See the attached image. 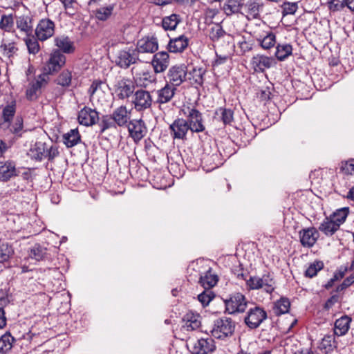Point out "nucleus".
I'll return each mask as SVG.
<instances>
[{"instance_id": "26", "label": "nucleus", "mask_w": 354, "mask_h": 354, "mask_svg": "<svg viewBox=\"0 0 354 354\" xmlns=\"http://www.w3.org/2000/svg\"><path fill=\"white\" fill-rule=\"evenodd\" d=\"M156 74L165 71L169 64V55L167 51H160L153 55L151 60Z\"/></svg>"}, {"instance_id": "11", "label": "nucleus", "mask_w": 354, "mask_h": 354, "mask_svg": "<svg viewBox=\"0 0 354 354\" xmlns=\"http://www.w3.org/2000/svg\"><path fill=\"white\" fill-rule=\"evenodd\" d=\"M187 76V66L185 64L172 66L167 72L168 82L176 88L186 82Z\"/></svg>"}, {"instance_id": "19", "label": "nucleus", "mask_w": 354, "mask_h": 354, "mask_svg": "<svg viewBox=\"0 0 354 354\" xmlns=\"http://www.w3.org/2000/svg\"><path fill=\"white\" fill-rule=\"evenodd\" d=\"M16 162L12 160L0 162V181L7 183L11 178L19 176Z\"/></svg>"}, {"instance_id": "59", "label": "nucleus", "mask_w": 354, "mask_h": 354, "mask_svg": "<svg viewBox=\"0 0 354 354\" xmlns=\"http://www.w3.org/2000/svg\"><path fill=\"white\" fill-rule=\"evenodd\" d=\"M14 28V18L12 14H2L0 19V28L6 32H10Z\"/></svg>"}, {"instance_id": "46", "label": "nucleus", "mask_w": 354, "mask_h": 354, "mask_svg": "<svg viewBox=\"0 0 354 354\" xmlns=\"http://www.w3.org/2000/svg\"><path fill=\"white\" fill-rule=\"evenodd\" d=\"M258 46L263 50H270L276 45V34L272 31L267 32L266 35L257 38Z\"/></svg>"}, {"instance_id": "18", "label": "nucleus", "mask_w": 354, "mask_h": 354, "mask_svg": "<svg viewBox=\"0 0 354 354\" xmlns=\"http://www.w3.org/2000/svg\"><path fill=\"white\" fill-rule=\"evenodd\" d=\"M152 102V97L149 91L140 88L135 92L133 103L137 111H140L149 109Z\"/></svg>"}, {"instance_id": "10", "label": "nucleus", "mask_w": 354, "mask_h": 354, "mask_svg": "<svg viewBox=\"0 0 354 354\" xmlns=\"http://www.w3.org/2000/svg\"><path fill=\"white\" fill-rule=\"evenodd\" d=\"M129 173L132 178L138 181H147L150 178V171L142 165L136 157H129Z\"/></svg>"}, {"instance_id": "51", "label": "nucleus", "mask_w": 354, "mask_h": 354, "mask_svg": "<svg viewBox=\"0 0 354 354\" xmlns=\"http://www.w3.org/2000/svg\"><path fill=\"white\" fill-rule=\"evenodd\" d=\"M318 348L325 353H328L336 348L334 335H326L322 339Z\"/></svg>"}, {"instance_id": "21", "label": "nucleus", "mask_w": 354, "mask_h": 354, "mask_svg": "<svg viewBox=\"0 0 354 354\" xmlns=\"http://www.w3.org/2000/svg\"><path fill=\"white\" fill-rule=\"evenodd\" d=\"M130 136L137 142L146 134L147 128L145 122L142 120H132L127 124Z\"/></svg>"}, {"instance_id": "50", "label": "nucleus", "mask_w": 354, "mask_h": 354, "mask_svg": "<svg viewBox=\"0 0 354 354\" xmlns=\"http://www.w3.org/2000/svg\"><path fill=\"white\" fill-rule=\"evenodd\" d=\"M180 22V15L177 14H171L169 16L163 17L162 20V26L165 30H174Z\"/></svg>"}, {"instance_id": "39", "label": "nucleus", "mask_w": 354, "mask_h": 354, "mask_svg": "<svg viewBox=\"0 0 354 354\" xmlns=\"http://www.w3.org/2000/svg\"><path fill=\"white\" fill-rule=\"evenodd\" d=\"M183 321L185 323V327L187 330H194L201 326V315L190 310L187 312L183 317Z\"/></svg>"}, {"instance_id": "45", "label": "nucleus", "mask_w": 354, "mask_h": 354, "mask_svg": "<svg viewBox=\"0 0 354 354\" xmlns=\"http://www.w3.org/2000/svg\"><path fill=\"white\" fill-rule=\"evenodd\" d=\"M292 50L293 48L290 44H277L274 56L278 61L283 62L292 54Z\"/></svg>"}, {"instance_id": "27", "label": "nucleus", "mask_w": 354, "mask_h": 354, "mask_svg": "<svg viewBox=\"0 0 354 354\" xmlns=\"http://www.w3.org/2000/svg\"><path fill=\"white\" fill-rule=\"evenodd\" d=\"M213 118L221 122L224 127L231 126L234 122V111L225 106H220L214 111Z\"/></svg>"}, {"instance_id": "36", "label": "nucleus", "mask_w": 354, "mask_h": 354, "mask_svg": "<svg viewBox=\"0 0 354 354\" xmlns=\"http://www.w3.org/2000/svg\"><path fill=\"white\" fill-rule=\"evenodd\" d=\"M340 228V226L329 216H326L318 227V231L322 232L325 236H332Z\"/></svg>"}, {"instance_id": "13", "label": "nucleus", "mask_w": 354, "mask_h": 354, "mask_svg": "<svg viewBox=\"0 0 354 354\" xmlns=\"http://www.w3.org/2000/svg\"><path fill=\"white\" fill-rule=\"evenodd\" d=\"M137 49L126 48L118 52L115 60L116 65L122 68H128L131 64L136 63L138 60Z\"/></svg>"}, {"instance_id": "61", "label": "nucleus", "mask_w": 354, "mask_h": 354, "mask_svg": "<svg viewBox=\"0 0 354 354\" xmlns=\"http://www.w3.org/2000/svg\"><path fill=\"white\" fill-rule=\"evenodd\" d=\"M215 296V293L211 289H204V290L198 295V300L201 303L203 307H205L209 305Z\"/></svg>"}, {"instance_id": "64", "label": "nucleus", "mask_w": 354, "mask_h": 354, "mask_svg": "<svg viewBox=\"0 0 354 354\" xmlns=\"http://www.w3.org/2000/svg\"><path fill=\"white\" fill-rule=\"evenodd\" d=\"M281 8H282L281 14L283 17L288 15H295L298 9V3L284 1Z\"/></svg>"}, {"instance_id": "6", "label": "nucleus", "mask_w": 354, "mask_h": 354, "mask_svg": "<svg viewBox=\"0 0 354 354\" xmlns=\"http://www.w3.org/2000/svg\"><path fill=\"white\" fill-rule=\"evenodd\" d=\"M66 64V57L61 54L59 50H52L48 58L44 63L43 68L52 75H57Z\"/></svg>"}, {"instance_id": "53", "label": "nucleus", "mask_w": 354, "mask_h": 354, "mask_svg": "<svg viewBox=\"0 0 354 354\" xmlns=\"http://www.w3.org/2000/svg\"><path fill=\"white\" fill-rule=\"evenodd\" d=\"M15 338L12 337L9 331H7L0 337V353H6L12 348V344Z\"/></svg>"}, {"instance_id": "1", "label": "nucleus", "mask_w": 354, "mask_h": 354, "mask_svg": "<svg viewBox=\"0 0 354 354\" xmlns=\"http://www.w3.org/2000/svg\"><path fill=\"white\" fill-rule=\"evenodd\" d=\"M28 155L36 161L41 162L47 159L48 162H52L59 155V147L55 145H49L44 142L36 141L31 146Z\"/></svg>"}, {"instance_id": "16", "label": "nucleus", "mask_w": 354, "mask_h": 354, "mask_svg": "<svg viewBox=\"0 0 354 354\" xmlns=\"http://www.w3.org/2000/svg\"><path fill=\"white\" fill-rule=\"evenodd\" d=\"M173 139L186 140L187 133L190 130L188 123L183 118H176L169 127Z\"/></svg>"}, {"instance_id": "14", "label": "nucleus", "mask_w": 354, "mask_h": 354, "mask_svg": "<svg viewBox=\"0 0 354 354\" xmlns=\"http://www.w3.org/2000/svg\"><path fill=\"white\" fill-rule=\"evenodd\" d=\"M277 62L273 57L257 54L252 57L250 65L256 73H263L266 69L275 66Z\"/></svg>"}, {"instance_id": "60", "label": "nucleus", "mask_w": 354, "mask_h": 354, "mask_svg": "<svg viewBox=\"0 0 354 354\" xmlns=\"http://www.w3.org/2000/svg\"><path fill=\"white\" fill-rule=\"evenodd\" d=\"M340 173L344 175H354V158L342 160L339 164Z\"/></svg>"}, {"instance_id": "17", "label": "nucleus", "mask_w": 354, "mask_h": 354, "mask_svg": "<svg viewBox=\"0 0 354 354\" xmlns=\"http://www.w3.org/2000/svg\"><path fill=\"white\" fill-rule=\"evenodd\" d=\"M299 236L301 245L304 248H310L319 238V233L316 227H309L301 229L299 232Z\"/></svg>"}, {"instance_id": "62", "label": "nucleus", "mask_w": 354, "mask_h": 354, "mask_svg": "<svg viewBox=\"0 0 354 354\" xmlns=\"http://www.w3.org/2000/svg\"><path fill=\"white\" fill-rule=\"evenodd\" d=\"M261 278L263 281V286H264L265 292L271 294L274 290V285L275 283L271 274L269 272H267L263 274Z\"/></svg>"}, {"instance_id": "29", "label": "nucleus", "mask_w": 354, "mask_h": 354, "mask_svg": "<svg viewBox=\"0 0 354 354\" xmlns=\"http://www.w3.org/2000/svg\"><path fill=\"white\" fill-rule=\"evenodd\" d=\"M55 45L57 47L53 50H59L61 54H72L75 51L74 42L68 36L62 35L54 39Z\"/></svg>"}, {"instance_id": "5", "label": "nucleus", "mask_w": 354, "mask_h": 354, "mask_svg": "<svg viewBox=\"0 0 354 354\" xmlns=\"http://www.w3.org/2000/svg\"><path fill=\"white\" fill-rule=\"evenodd\" d=\"M235 326V322L231 318L223 317L214 320L210 332L215 338L223 339L234 334Z\"/></svg>"}, {"instance_id": "54", "label": "nucleus", "mask_w": 354, "mask_h": 354, "mask_svg": "<svg viewBox=\"0 0 354 354\" xmlns=\"http://www.w3.org/2000/svg\"><path fill=\"white\" fill-rule=\"evenodd\" d=\"M349 214V207H344L337 209L335 212L328 216L333 221L338 223L339 226L343 224Z\"/></svg>"}, {"instance_id": "63", "label": "nucleus", "mask_w": 354, "mask_h": 354, "mask_svg": "<svg viewBox=\"0 0 354 354\" xmlns=\"http://www.w3.org/2000/svg\"><path fill=\"white\" fill-rule=\"evenodd\" d=\"M237 44L243 55L251 51L254 47V40L250 38L247 40L245 36L241 37V40H240Z\"/></svg>"}, {"instance_id": "41", "label": "nucleus", "mask_w": 354, "mask_h": 354, "mask_svg": "<svg viewBox=\"0 0 354 354\" xmlns=\"http://www.w3.org/2000/svg\"><path fill=\"white\" fill-rule=\"evenodd\" d=\"M115 4L111 3L106 6H100L93 10L95 19L100 21H106L113 15Z\"/></svg>"}, {"instance_id": "35", "label": "nucleus", "mask_w": 354, "mask_h": 354, "mask_svg": "<svg viewBox=\"0 0 354 354\" xmlns=\"http://www.w3.org/2000/svg\"><path fill=\"white\" fill-rule=\"evenodd\" d=\"M133 80L137 87L146 88L151 84L156 82V75L155 73L143 71L136 74Z\"/></svg>"}, {"instance_id": "20", "label": "nucleus", "mask_w": 354, "mask_h": 354, "mask_svg": "<svg viewBox=\"0 0 354 354\" xmlns=\"http://www.w3.org/2000/svg\"><path fill=\"white\" fill-rule=\"evenodd\" d=\"M216 350L215 342L212 337L198 339L190 351L191 354H210Z\"/></svg>"}, {"instance_id": "34", "label": "nucleus", "mask_w": 354, "mask_h": 354, "mask_svg": "<svg viewBox=\"0 0 354 354\" xmlns=\"http://www.w3.org/2000/svg\"><path fill=\"white\" fill-rule=\"evenodd\" d=\"M153 187L158 189H164L168 185V180L165 176L164 171L161 169H153L150 171V178L148 179Z\"/></svg>"}, {"instance_id": "44", "label": "nucleus", "mask_w": 354, "mask_h": 354, "mask_svg": "<svg viewBox=\"0 0 354 354\" xmlns=\"http://www.w3.org/2000/svg\"><path fill=\"white\" fill-rule=\"evenodd\" d=\"M16 24L17 28L25 32L26 35L32 34L33 30L32 16L23 15L17 18Z\"/></svg>"}, {"instance_id": "7", "label": "nucleus", "mask_w": 354, "mask_h": 354, "mask_svg": "<svg viewBox=\"0 0 354 354\" xmlns=\"http://www.w3.org/2000/svg\"><path fill=\"white\" fill-rule=\"evenodd\" d=\"M268 318L267 312L263 308L256 306L247 312L244 323L251 330L257 328Z\"/></svg>"}, {"instance_id": "32", "label": "nucleus", "mask_w": 354, "mask_h": 354, "mask_svg": "<svg viewBox=\"0 0 354 354\" xmlns=\"http://www.w3.org/2000/svg\"><path fill=\"white\" fill-rule=\"evenodd\" d=\"M218 280V276L213 272L212 268H209L207 270L200 275L198 283L204 289H212L217 284Z\"/></svg>"}, {"instance_id": "43", "label": "nucleus", "mask_w": 354, "mask_h": 354, "mask_svg": "<svg viewBox=\"0 0 354 354\" xmlns=\"http://www.w3.org/2000/svg\"><path fill=\"white\" fill-rule=\"evenodd\" d=\"M351 318L348 315H343L335 322L334 333L337 336L345 335L350 327Z\"/></svg>"}, {"instance_id": "23", "label": "nucleus", "mask_w": 354, "mask_h": 354, "mask_svg": "<svg viewBox=\"0 0 354 354\" xmlns=\"http://www.w3.org/2000/svg\"><path fill=\"white\" fill-rule=\"evenodd\" d=\"M205 73L206 69L203 67L193 66L191 70L187 69L186 82L196 88L203 86Z\"/></svg>"}, {"instance_id": "4", "label": "nucleus", "mask_w": 354, "mask_h": 354, "mask_svg": "<svg viewBox=\"0 0 354 354\" xmlns=\"http://www.w3.org/2000/svg\"><path fill=\"white\" fill-rule=\"evenodd\" d=\"M223 299L225 314L234 315L244 313L248 306V301L245 295L239 292L230 294L227 298Z\"/></svg>"}, {"instance_id": "49", "label": "nucleus", "mask_w": 354, "mask_h": 354, "mask_svg": "<svg viewBox=\"0 0 354 354\" xmlns=\"http://www.w3.org/2000/svg\"><path fill=\"white\" fill-rule=\"evenodd\" d=\"M41 88L40 84L37 83L35 81H32L29 83L28 87L26 90L27 100L30 102L37 100L41 93Z\"/></svg>"}, {"instance_id": "2", "label": "nucleus", "mask_w": 354, "mask_h": 354, "mask_svg": "<svg viewBox=\"0 0 354 354\" xmlns=\"http://www.w3.org/2000/svg\"><path fill=\"white\" fill-rule=\"evenodd\" d=\"M233 153L232 149L228 152L223 150V154L219 148H214L209 152L205 148L201 157V166L207 171H213L221 166L223 162Z\"/></svg>"}, {"instance_id": "33", "label": "nucleus", "mask_w": 354, "mask_h": 354, "mask_svg": "<svg viewBox=\"0 0 354 354\" xmlns=\"http://www.w3.org/2000/svg\"><path fill=\"white\" fill-rule=\"evenodd\" d=\"M111 115L113 120L118 127H126L130 121V113L127 111L126 106L122 105L116 108Z\"/></svg>"}, {"instance_id": "28", "label": "nucleus", "mask_w": 354, "mask_h": 354, "mask_svg": "<svg viewBox=\"0 0 354 354\" xmlns=\"http://www.w3.org/2000/svg\"><path fill=\"white\" fill-rule=\"evenodd\" d=\"M118 90L120 92L118 93V97L120 100H124L129 97L135 90L136 84L134 80L126 77H122V80L118 82L116 85Z\"/></svg>"}, {"instance_id": "58", "label": "nucleus", "mask_w": 354, "mask_h": 354, "mask_svg": "<svg viewBox=\"0 0 354 354\" xmlns=\"http://www.w3.org/2000/svg\"><path fill=\"white\" fill-rule=\"evenodd\" d=\"M274 88L272 84L262 88L257 93V97L260 101L263 102L265 104L271 100L274 96Z\"/></svg>"}, {"instance_id": "40", "label": "nucleus", "mask_w": 354, "mask_h": 354, "mask_svg": "<svg viewBox=\"0 0 354 354\" xmlns=\"http://www.w3.org/2000/svg\"><path fill=\"white\" fill-rule=\"evenodd\" d=\"M182 159L189 170L194 171L201 166V158H198L192 150L184 151Z\"/></svg>"}, {"instance_id": "57", "label": "nucleus", "mask_w": 354, "mask_h": 354, "mask_svg": "<svg viewBox=\"0 0 354 354\" xmlns=\"http://www.w3.org/2000/svg\"><path fill=\"white\" fill-rule=\"evenodd\" d=\"M100 127V133L102 134L106 129L111 128H116V124L113 120V118L111 114L109 115H103L101 118L100 121L97 123Z\"/></svg>"}, {"instance_id": "55", "label": "nucleus", "mask_w": 354, "mask_h": 354, "mask_svg": "<svg viewBox=\"0 0 354 354\" xmlns=\"http://www.w3.org/2000/svg\"><path fill=\"white\" fill-rule=\"evenodd\" d=\"M25 44L27 46L28 51L30 54L36 55L40 50V46L38 42L37 37L33 36L32 34L27 35L26 38H24Z\"/></svg>"}, {"instance_id": "25", "label": "nucleus", "mask_w": 354, "mask_h": 354, "mask_svg": "<svg viewBox=\"0 0 354 354\" xmlns=\"http://www.w3.org/2000/svg\"><path fill=\"white\" fill-rule=\"evenodd\" d=\"M137 53H153L158 49V39L155 36L145 37L138 40L137 43Z\"/></svg>"}, {"instance_id": "52", "label": "nucleus", "mask_w": 354, "mask_h": 354, "mask_svg": "<svg viewBox=\"0 0 354 354\" xmlns=\"http://www.w3.org/2000/svg\"><path fill=\"white\" fill-rule=\"evenodd\" d=\"M324 268V263L321 260H315L310 263L304 272V277L306 278H313L317 276L319 271Z\"/></svg>"}, {"instance_id": "15", "label": "nucleus", "mask_w": 354, "mask_h": 354, "mask_svg": "<svg viewBox=\"0 0 354 354\" xmlns=\"http://www.w3.org/2000/svg\"><path fill=\"white\" fill-rule=\"evenodd\" d=\"M77 120L81 125L91 127L99 122V112L85 106L78 112Z\"/></svg>"}, {"instance_id": "48", "label": "nucleus", "mask_w": 354, "mask_h": 354, "mask_svg": "<svg viewBox=\"0 0 354 354\" xmlns=\"http://www.w3.org/2000/svg\"><path fill=\"white\" fill-rule=\"evenodd\" d=\"M290 308V299L286 297H281L274 303L273 310L276 316L288 313Z\"/></svg>"}, {"instance_id": "9", "label": "nucleus", "mask_w": 354, "mask_h": 354, "mask_svg": "<svg viewBox=\"0 0 354 354\" xmlns=\"http://www.w3.org/2000/svg\"><path fill=\"white\" fill-rule=\"evenodd\" d=\"M129 173L132 178L138 181H147L150 178V171L142 165L136 157H129Z\"/></svg>"}, {"instance_id": "47", "label": "nucleus", "mask_w": 354, "mask_h": 354, "mask_svg": "<svg viewBox=\"0 0 354 354\" xmlns=\"http://www.w3.org/2000/svg\"><path fill=\"white\" fill-rule=\"evenodd\" d=\"M53 82L63 88H68L72 83V71L68 68L61 70Z\"/></svg>"}, {"instance_id": "38", "label": "nucleus", "mask_w": 354, "mask_h": 354, "mask_svg": "<svg viewBox=\"0 0 354 354\" xmlns=\"http://www.w3.org/2000/svg\"><path fill=\"white\" fill-rule=\"evenodd\" d=\"M244 6L243 0H226L222 10L227 17L241 12Z\"/></svg>"}, {"instance_id": "12", "label": "nucleus", "mask_w": 354, "mask_h": 354, "mask_svg": "<svg viewBox=\"0 0 354 354\" xmlns=\"http://www.w3.org/2000/svg\"><path fill=\"white\" fill-rule=\"evenodd\" d=\"M55 22L49 18L41 19L36 28L35 35L39 41H44L55 34Z\"/></svg>"}, {"instance_id": "24", "label": "nucleus", "mask_w": 354, "mask_h": 354, "mask_svg": "<svg viewBox=\"0 0 354 354\" xmlns=\"http://www.w3.org/2000/svg\"><path fill=\"white\" fill-rule=\"evenodd\" d=\"M12 122L9 123H5L3 128L6 127L9 131L14 135V138L12 140H15L22 138L24 133L27 132L28 130L24 129V118L21 115H17L14 118Z\"/></svg>"}, {"instance_id": "56", "label": "nucleus", "mask_w": 354, "mask_h": 354, "mask_svg": "<svg viewBox=\"0 0 354 354\" xmlns=\"http://www.w3.org/2000/svg\"><path fill=\"white\" fill-rule=\"evenodd\" d=\"M244 6L248 8V13L254 18L259 16L260 9L263 7V3L259 0H248Z\"/></svg>"}, {"instance_id": "30", "label": "nucleus", "mask_w": 354, "mask_h": 354, "mask_svg": "<svg viewBox=\"0 0 354 354\" xmlns=\"http://www.w3.org/2000/svg\"><path fill=\"white\" fill-rule=\"evenodd\" d=\"M189 39L185 35L170 39L167 48L170 53H183L189 46Z\"/></svg>"}, {"instance_id": "22", "label": "nucleus", "mask_w": 354, "mask_h": 354, "mask_svg": "<svg viewBox=\"0 0 354 354\" xmlns=\"http://www.w3.org/2000/svg\"><path fill=\"white\" fill-rule=\"evenodd\" d=\"M1 120L0 122V127L3 128L5 123H9L12 122L16 114L17 111V101L12 97L9 100H7L5 104L1 105Z\"/></svg>"}, {"instance_id": "42", "label": "nucleus", "mask_w": 354, "mask_h": 354, "mask_svg": "<svg viewBox=\"0 0 354 354\" xmlns=\"http://www.w3.org/2000/svg\"><path fill=\"white\" fill-rule=\"evenodd\" d=\"M63 143L67 148H71L81 142V135L78 129H71L62 136Z\"/></svg>"}, {"instance_id": "37", "label": "nucleus", "mask_w": 354, "mask_h": 354, "mask_svg": "<svg viewBox=\"0 0 354 354\" xmlns=\"http://www.w3.org/2000/svg\"><path fill=\"white\" fill-rule=\"evenodd\" d=\"M29 257L37 261L49 260L50 259L47 248L38 243H35L30 249Z\"/></svg>"}, {"instance_id": "3", "label": "nucleus", "mask_w": 354, "mask_h": 354, "mask_svg": "<svg viewBox=\"0 0 354 354\" xmlns=\"http://www.w3.org/2000/svg\"><path fill=\"white\" fill-rule=\"evenodd\" d=\"M180 111L186 117L185 121L192 133H200L205 130L203 114L195 106H184Z\"/></svg>"}, {"instance_id": "8", "label": "nucleus", "mask_w": 354, "mask_h": 354, "mask_svg": "<svg viewBox=\"0 0 354 354\" xmlns=\"http://www.w3.org/2000/svg\"><path fill=\"white\" fill-rule=\"evenodd\" d=\"M129 173L132 178L138 181H147L150 178V171L142 165L136 157H129Z\"/></svg>"}, {"instance_id": "31", "label": "nucleus", "mask_w": 354, "mask_h": 354, "mask_svg": "<svg viewBox=\"0 0 354 354\" xmlns=\"http://www.w3.org/2000/svg\"><path fill=\"white\" fill-rule=\"evenodd\" d=\"M176 87L167 82L165 86L157 91V100L155 103L162 104L168 103L174 97Z\"/></svg>"}]
</instances>
